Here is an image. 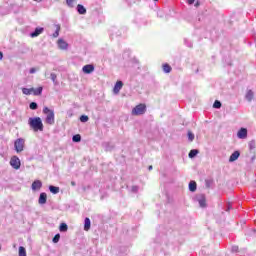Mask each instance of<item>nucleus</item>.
Masks as SVG:
<instances>
[{"label":"nucleus","mask_w":256,"mask_h":256,"mask_svg":"<svg viewBox=\"0 0 256 256\" xmlns=\"http://www.w3.org/2000/svg\"><path fill=\"white\" fill-rule=\"evenodd\" d=\"M29 125L33 131H43V121L40 117L29 118Z\"/></svg>","instance_id":"obj_1"},{"label":"nucleus","mask_w":256,"mask_h":256,"mask_svg":"<svg viewBox=\"0 0 256 256\" xmlns=\"http://www.w3.org/2000/svg\"><path fill=\"white\" fill-rule=\"evenodd\" d=\"M43 113L46 115L45 123L47 125H55V112L49 109V107H44Z\"/></svg>","instance_id":"obj_2"},{"label":"nucleus","mask_w":256,"mask_h":256,"mask_svg":"<svg viewBox=\"0 0 256 256\" xmlns=\"http://www.w3.org/2000/svg\"><path fill=\"white\" fill-rule=\"evenodd\" d=\"M146 112H147V105H145V104H138V105H136L132 109L131 114L134 117H138L139 115H145Z\"/></svg>","instance_id":"obj_3"},{"label":"nucleus","mask_w":256,"mask_h":256,"mask_svg":"<svg viewBox=\"0 0 256 256\" xmlns=\"http://www.w3.org/2000/svg\"><path fill=\"white\" fill-rule=\"evenodd\" d=\"M14 147L17 153L23 152V149H25V139L18 138L17 140H15Z\"/></svg>","instance_id":"obj_4"},{"label":"nucleus","mask_w":256,"mask_h":256,"mask_svg":"<svg viewBox=\"0 0 256 256\" xmlns=\"http://www.w3.org/2000/svg\"><path fill=\"white\" fill-rule=\"evenodd\" d=\"M10 165L13 167V169H21V160H19V157L13 156L10 159Z\"/></svg>","instance_id":"obj_5"},{"label":"nucleus","mask_w":256,"mask_h":256,"mask_svg":"<svg viewBox=\"0 0 256 256\" xmlns=\"http://www.w3.org/2000/svg\"><path fill=\"white\" fill-rule=\"evenodd\" d=\"M82 71L86 75H90V73H93V71H95V66H93L92 64H87L83 66Z\"/></svg>","instance_id":"obj_6"},{"label":"nucleus","mask_w":256,"mask_h":256,"mask_svg":"<svg viewBox=\"0 0 256 256\" xmlns=\"http://www.w3.org/2000/svg\"><path fill=\"white\" fill-rule=\"evenodd\" d=\"M123 89V82L122 81H117L114 88H113V93L115 95H119V91Z\"/></svg>","instance_id":"obj_7"},{"label":"nucleus","mask_w":256,"mask_h":256,"mask_svg":"<svg viewBox=\"0 0 256 256\" xmlns=\"http://www.w3.org/2000/svg\"><path fill=\"white\" fill-rule=\"evenodd\" d=\"M43 187V183L41 182V180H35L32 183V191H39V189H41Z\"/></svg>","instance_id":"obj_8"},{"label":"nucleus","mask_w":256,"mask_h":256,"mask_svg":"<svg viewBox=\"0 0 256 256\" xmlns=\"http://www.w3.org/2000/svg\"><path fill=\"white\" fill-rule=\"evenodd\" d=\"M38 203L39 205H45V203H47V193L45 192L40 193Z\"/></svg>","instance_id":"obj_9"},{"label":"nucleus","mask_w":256,"mask_h":256,"mask_svg":"<svg viewBox=\"0 0 256 256\" xmlns=\"http://www.w3.org/2000/svg\"><path fill=\"white\" fill-rule=\"evenodd\" d=\"M237 137L239 139H247V129L246 128H241L237 133Z\"/></svg>","instance_id":"obj_10"},{"label":"nucleus","mask_w":256,"mask_h":256,"mask_svg":"<svg viewBox=\"0 0 256 256\" xmlns=\"http://www.w3.org/2000/svg\"><path fill=\"white\" fill-rule=\"evenodd\" d=\"M57 43H58L59 49L66 50L67 47H69V44L65 42V40L63 39H59Z\"/></svg>","instance_id":"obj_11"},{"label":"nucleus","mask_w":256,"mask_h":256,"mask_svg":"<svg viewBox=\"0 0 256 256\" xmlns=\"http://www.w3.org/2000/svg\"><path fill=\"white\" fill-rule=\"evenodd\" d=\"M254 97H255V93L253 92V90H248L246 92L245 99H247V101L249 102L253 101Z\"/></svg>","instance_id":"obj_12"},{"label":"nucleus","mask_w":256,"mask_h":256,"mask_svg":"<svg viewBox=\"0 0 256 256\" xmlns=\"http://www.w3.org/2000/svg\"><path fill=\"white\" fill-rule=\"evenodd\" d=\"M240 155L241 153L239 151H235L234 153H232L231 156L229 157L230 163H233V161H237Z\"/></svg>","instance_id":"obj_13"},{"label":"nucleus","mask_w":256,"mask_h":256,"mask_svg":"<svg viewBox=\"0 0 256 256\" xmlns=\"http://www.w3.org/2000/svg\"><path fill=\"white\" fill-rule=\"evenodd\" d=\"M77 11L79 15H85V13H87V9H85V6L81 4L77 5Z\"/></svg>","instance_id":"obj_14"},{"label":"nucleus","mask_w":256,"mask_h":256,"mask_svg":"<svg viewBox=\"0 0 256 256\" xmlns=\"http://www.w3.org/2000/svg\"><path fill=\"white\" fill-rule=\"evenodd\" d=\"M41 33H43V28H36L35 31L30 34V37H39Z\"/></svg>","instance_id":"obj_15"},{"label":"nucleus","mask_w":256,"mask_h":256,"mask_svg":"<svg viewBox=\"0 0 256 256\" xmlns=\"http://www.w3.org/2000/svg\"><path fill=\"white\" fill-rule=\"evenodd\" d=\"M89 229H91V220L89 218H85L84 231H89Z\"/></svg>","instance_id":"obj_16"},{"label":"nucleus","mask_w":256,"mask_h":256,"mask_svg":"<svg viewBox=\"0 0 256 256\" xmlns=\"http://www.w3.org/2000/svg\"><path fill=\"white\" fill-rule=\"evenodd\" d=\"M189 191H192V193L197 191V182L191 181L189 183Z\"/></svg>","instance_id":"obj_17"},{"label":"nucleus","mask_w":256,"mask_h":256,"mask_svg":"<svg viewBox=\"0 0 256 256\" xmlns=\"http://www.w3.org/2000/svg\"><path fill=\"white\" fill-rule=\"evenodd\" d=\"M32 93L35 96L41 95V93H43V87L33 88Z\"/></svg>","instance_id":"obj_18"},{"label":"nucleus","mask_w":256,"mask_h":256,"mask_svg":"<svg viewBox=\"0 0 256 256\" xmlns=\"http://www.w3.org/2000/svg\"><path fill=\"white\" fill-rule=\"evenodd\" d=\"M18 256H27V250L25 247L20 246L18 249Z\"/></svg>","instance_id":"obj_19"},{"label":"nucleus","mask_w":256,"mask_h":256,"mask_svg":"<svg viewBox=\"0 0 256 256\" xmlns=\"http://www.w3.org/2000/svg\"><path fill=\"white\" fill-rule=\"evenodd\" d=\"M162 69H163L164 73H171V71H172L171 65H169L167 63L162 65Z\"/></svg>","instance_id":"obj_20"},{"label":"nucleus","mask_w":256,"mask_h":256,"mask_svg":"<svg viewBox=\"0 0 256 256\" xmlns=\"http://www.w3.org/2000/svg\"><path fill=\"white\" fill-rule=\"evenodd\" d=\"M68 229H69V227L67 226V224H65V223L60 224L59 231L61 233H66V231H68Z\"/></svg>","instance_id":"obj_21"},{"label":"nucleus","mask_w":256,"mask_h":256,"mask_svg":"<svg viewBox=\"0 0 256 256\" xmlns=\"http://www.w3.org/2000/svg\"><path fill=\"white\" fill-rule=\"evenodd\" d=\"M22 93L24 95H32L33 94V88H22Z\"/></svg>","instance_id":"obj_22"},{"label":"nucleus","mask_w":256,"mask_h":256,"mask_svg":"<svg viewBox=\"0 0 256 256\" xmlns=\"http://www.w3.org/2000/svg\"><path fill=\"white\" fill-rule=\"evenodd\" d=\"M66 5H68L70 8H73L75 5H77V0H66Z\"/></svg>","instance_id":"obj_23"},{"label":"nucleus","mask_w":256,"mask_h":256,"mask_svg":"<svg viewBox=\"0 0 256 256\" xmlns=\"http://www.w3.org/2000/svg\"><path fill=\"white\" fill-rule=\"evenodd\" d=\"M49 191L53 193V195H57L59 193V187L57 186H49Z\"/></svg>","instance_id":"obj_24"},{"label":"nucleus","mask_w":256,"mask_h":256,"mask_svg":"<svg viewBox=\"0 0 256 256\" xmlns=\"http://www.w3.org/2000/svg\"><path fill=\"white\" fill-rule=\"evenodd\" d=\"M198 153H199V150L193 149L189 152L188 155H189L190 159H193V157H196Z\"/></svg>","instance_id":"obj_25"},{"label":"nucleus","mask_w":256,"mask_h":256,"mask_svg":"<svg viewBox=\"0 0 256 256\" xmlns=\"http://www.w3.org/2000/svg\"><path fill=\"white\" fill-rule=\"evenodd\" d=\"M72 141L74 143H79L81 141V135L80 134H76L72 137Z\"/></svg>","instance_id":"obj_26"},{"label":"nucleus","mask_w":256,"mask_h":256,"mask_svg":"<svg viewBox=\"0 0 256 256\" xmlns=\"http://www.w3.org/2000/svg\"><path fill=\"white\" fill-rule=\"evenodd\" d=\"M80 121H81L82 123H87V121H89V116H87V115H82V116L80 117Z\"/></svg>","instance_id":"obj_27"},{"label":"nucleus","mask_w":256,"mask_h":256,"mask_svg":"<svg viewBox=\"0 0 256 256\" xmlns=\"http://www.w3.org/2000/svg\"><path fill=\"white\" fill-rule=\"evenodd\" d=\"M214 109H221V103L219 100H216L213 104Z\"/></svg>","instance_id":"obj_28"},{"label":"nucleus","mask_w":256,"mask_h":256,"mask_svg":"<svg viewBox=\"0 0 256 256\" xmlns=\"http://www.w3.org/2000/svg\"><path fill=\"white\" fill-rule=\"evenodd\" d=\"M61 239V235L60 234H56L53 238V243H59V240Z\"/></svg>","instance_id":"obj_29"},{"label":"nucleus","mask_w":256,"mask_h":256,"mask_svg":"<svg viewBox=\"0 0 256 256\" xmlns=\"http://www.w3.org/2000/svg\"><path fill=\"white\" fill-rule=\"evenodd\" d=\"M249 149H250V151H253V149H256V143H255V141H251V142L249 143Z\"/></svg>","instance_id":"obj_30"},{"label":"nucleus","mask_w":256,"mask_h":256,"mask_svg":"<svg viewBox=\"0 0 256 256\" xmlns=\"http://www.w3.org/2000/svg\"><path fill=\"white\" fill-rule=\"evenodd\" d=\"M29 108L32 109V111H35L37 109V103L36 102L30 103Z\"/></svg>","instance_id":"obj_31"},{"label":"nucleus","mask_w":256,"mask_h":256,"mask_svg":"<svg viewBox=\"0 0 256 256\" xmlns=\"http://www.w3.org/2000/svg\"><path fill=\"white\" fill-rule=\"evenodd\" d=\"M188 139L189 141H193V139H195V135L193 134V132L188 131Z\"/></svg>","instance_id":"obj_32"},{"label":"nucleus","mask_w":256,"mask_h":256,"mask_svg":"<svg viewBox=\"0 0 256 256\" xmlns=\"http://www.w3.org/2000/svg\"><path fill=\"white\" fill-rule=\"evenodd\" d=\"M59 31H61V28L58 27L55 33L53 34V37H59Z\"/></svg>","instance_id":"obj_33"},{"label":"nucleus","mask_w":256,"mask_h":256,"mask_svg":"<svg viewBox=\"0 0 256 256\" xmlns=\"http://www.w3.org/2000/svg\"><path fill=\"white\" fill-rule=\"evenodd\" d=\"M199 205L200 207H205L206 206L205 200H199Z\"/></svg>","instance_id":"obj_34"},{"label":"nucleus","mask_w":256,"mask_h":256,"mask_svg":"<svg viewBox=\"0 0 256 256\" xmlns=\"http://www.w3.org/2000/svg\"><path fill=\"white\" fill-rule=\"evenodd\" d=\"M195 3V0H188V5H193Z\"/></svg>","instance_id":"obj_35"},{"label":"nucleus","mask_w":256,"mask_h":256,"mask_svg":"<svg viewBox=\"0 0 256 256\" xmlns=\"http://www.w3.org/2000/svg\"><path fill=\"white\" fill-rule=\"evenodd\" d=\"M36 71H37V69H35V68H31V69H30V73H31V74L35 73Z\"/></svg>","instance_id":"obj_36"},{"label":"nucleus","mask_w":256,"mask_h":256,"mask_svg":"<svg viewBox=\"0 0 256 256\" xmlns=\"http://www.w3.org/2000/svg\"><path fill=\"white\" fill-rule=\"evenodd\" d=\"M51 77H52L53 81H55V79H57V76L55 74H51Z\"/></svg>","instance_id":"obj_37"},{"label":"nucleus","mask_w":256,"mask_h":256,"mask_svg":"<svg viewBox=\"0 0 256 256\" xmlns=\"http://www.w3.org/2000/svg\"><path fill=\"white\" fill-rule=\"evenodd\" d=\"M3 59V52H0V61Z\"/></svg>","instance_id":"obj_38"},{"label":"nucleus","mask_w":256,"mask_h":256,"mask_svg":"<svg viewBox=\"0 0 256 256\" xmlns=\"http://www.w3.org/2000/svg\"><path fill=\"white\" fill-rule=\"evenodd\" d=\"M71 185H72V187H75V182L72 181V182H71Z\"/></svg>","instance_id":"obj_39"},{"label":"nucleus","mask_w":256,"mask_h":256,"mask_svg":"<svg viewBox=\"0 0 256 256\" xmlns=\"http://www.w3.org/2000/svg\"><path fill=\"white\" fill-rule=\"evenodd\" d=\"M231 209V204H228V211Z\"/></svg>","instance_id":"obj_40"},{"label":"nucleus","mask_w":256,"mask_h":256,"mask_svg":"<svg viewBox=\"0 0 256 256\" xmlns=\"http://www.w3.org/2000/svg\"><path fill=\"white\" fill-rule=\"evenodd\" d=\"M148 169H149V171H151V169H153V166H149V168H148Z\"/></svg>","instance_id":"obj_41"},{"label":"nucleus","mask_w":256,"mask_h":256,"mask_svg":"<svg viewBox=\"0 0 256 256\" xmlns=\"http://www.w3.org/2000/svg\"><path fill=\"white\" fill-rule=\"evenodd\" d=\"M34 1H37L38 3H41V1H43V0H34Z\"/></svg>","instance_id":"obj_42"},{"label":"nucleus","mask_w":256,"mask_h":256,"mask_svg":"<svg viewBox=\"0 0 256 256\" xmlns=\"http://www.w3.org/2000/svg\"><path fill=\"white\" fill-rule=\"evenodd\" d=\"M0 250H1V246H0Z\"/></svg>","instance_id":"obj_43"}]
</instances>
